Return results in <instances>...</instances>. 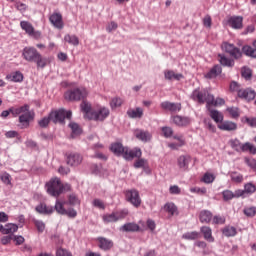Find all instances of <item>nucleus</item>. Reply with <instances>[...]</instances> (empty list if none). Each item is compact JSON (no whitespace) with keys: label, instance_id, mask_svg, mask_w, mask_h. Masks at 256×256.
Wrapping results in <instances>:
<instances>
[{"label":"nucleus","instance_id":"obj_35","mask_svg":"<svg viewBox=\"0 0 256 256\" xmlns=\"http://www.w3.org/2000/svg\"><path fill=\"white\" fill-rule=\"evenodd\" d=\"M189 163H191V157L182 155L178 158V166L180 169H187L189 167Z\"/></svg>","mask_w":256,"mask_h":256},{"label":"nucleus","instance_id":"obj_18","mask_svg":"<svg viewBox=\"0 0 256 256\" xmlns=\"http://www.w3.org/2000/svg\"><path fill=\"white\" fill-rule=\"evenodd\" d=\"M96 241H98V247L99 249H102V251H109L113 249V240L107 239L105 237H98Z\"/></svg>","mask_w":256,"mask_h":256},{"label":"nucleus","instance_id":"obj_20","mask_svg":"<svg viewBox=\"0 0 256 256\" xmlns=\"http://www.w3.org/2000/svg\"><path fill=\"white\" fill-rule=\"evenodd\" d=\"M200 233H202L205 241L208 243H215V237H213V230L209 226H202L200 228Z\"/></svg>","mask_w":256,"mask_h":256},{"label":"nucleus","instance_id":"obj_33","mask_svg":"<svg viewBox=\"0 0 256 256\" xmlns=\"http://www.w3.org/2000/svg\"><path fill=\"white\" fill-rule=\"evenodd\" d=\"M182 239H186L187 241H197V239H201V232H198V231L186 232L182 235Z\"/></svg>","mask_w":256,"mask_h":256},{"label":"nucleus","instance_id":"obj_49","mask_svg":"<svg viewBox=\"0 0 256 256\" xmlns=\"http://www.w3.org/2000/svg\"><path fill=\"white\" fill-rule=\"evenodd\" d=\"M137 160L134 162L135 169H141L147 167V160L145 158L136 157Z\"/></svg>","mask_w":256,"mask_h":256},{"label":"nucleus","instance_id":"obj_9","mask_svg":"<svg viewBox=\"0 0 256 256\" xmlns=\"http://www.w3.org/2000/svg\"><path fill=\"white\" fill-rule=\"evenodd\" d=\"M109 108L102 107L98 110H94L90 115V120L93 121H105L109 117Z\"/></svg>","mask_w":256,"mask_h":256},{"label":"nucleus","instance_id":"obj_28","mask_svg":"<svg viewBox=\"0 0 256 256\" xmlns=\"http://www.w3.org/2000/svg\"><path fill=\"white\" fill-rule=\"evenodd\" d=\"M164 77L167 81H181L183 79V74H177L173 70H166L164 71Z\"/></svg>","mask_w":256,"mask_h":256},{"label":"nucleus","instance_id":"obj_7","mask_svg":"<svg viewBox=\"0 0 256 256\" xmlns=\"http://www.w3.org/2000/svg\"><path fill=\"white\" fill-rule=\"evenodd\" d=\"M55 211L59 215H67V217H70V219H75L77 217V210L73 208H69L68 210L65 209V202H61L59 200L55 203Z\"/></svg>","mask_w":256,"mask_h":256},{"label":"nucleus","instance_id":"obj_40","mask_svg":"<svg viewBox=\"0 0 256 256\" xmlns=\"http://www.w3.org/2000/svg\"><path fill=\"white\" fill-rule=\"evenodd\" d=\"M249 151L251 155H256V147L255 145L251 144V142H245L242 144V153H247Z\"/></svg>","mask_w":256,"mask_h":256},{"label":"nucleus","instance_id":"obj_63","mask_svg":"<svg viewBox=\"0 0 256 256\" xmlns=\"http://www.w3.org/2000/svg\"><path fill=\"white\" fill-rule=\"evenodd\" d=\"M244 161H245L246 165H248V167H250V169H253L254 171H256L255 158H245Z\"/></svg>","mask_w":256,"mask_h":256},{"label":"nucleus","instance_id":"obj_55","mask_svg":"<svg viewBox=\"0 0 256 256\" xmlns=\"http://www.w3.org/2000/svg\"><path fill=\"white\" fill-rule=\"evenodd\" d=\"M227 111L229 115L232 117V119H239V108L237 107H229L227 108Z\"/></svg>","mask_w":256,"mask_h":256},{"label":"nucleus","instance_id":"obj_15","mask_svg":"<svg viewBox=\"0 0 256 256\" xmlns=\"http://www.w3.org/2000/svg\"><path fill=\"white\" fill-rule=\"evenodd\" d=\"M227 25H229L232 29H243V17L231 16L227 19Z\"/></svg>","mask_w":256,"mask_h":256},{"label":"nucleus","instance_id":"obj_23","mask_svg":"<svg viewBox=\"0 0 256 256\" xmlns=\"http://www.w3.org/2000/svg\"><path fill=\"white\" fill-rule=\"evenodd\" d=\"M220 131H237V123L231 121H223L218 124Z\"/></svg>","mask_w":256,"mask_h":256},{"label":"nucleus","instance_id":"obj_51","mask_svg":"<svg viewBox=\"0 0 256 256\" xmlns=\"http://www.w3.org/2000/svg\"><path fill=\"white\" fill-rule=\"evenodd\" d=\"M241 75L244 79H246V81H249L253 77V71L247 67H244L242 68Z\"/></svg>","mask_w":256,"mask_h":256},{"label":"nucleus","instance_id":"obj_41","mask_svg":"<svg viewBox=\"0 0 256 256\" xmlns=\"http://www.w3.org/2000/svg\"><path fill=\"white\" fill-rule=\"evenodd\" d=\"M219 57V61L221 63V65H223L224 67H233V65H235V62L227 57H225V55H218Z\"/></svg>","mask_w":256,"mask_h":256},{"label":"nucleus","instance_id":"obj_30","mask_svg":"<svg viewBox=\"0 0 256 256\" xmlns=\"http://www.w3.org/2000/svg\"><path fill=\"white\" fill-rule=\"evenodd\" d=\"M33 60L37 64V67H41V69L47 65V59L41 57V54L37 50L33 51Z\"/></svg>","mask_w":256,"mask_h":256},{"label":"nucleus","instance_id":"obj_43","mask_svg":"<svg viewBox=\"0 0 256 256\" xmlns=\"http://www.w3.org/2000/svg\"><path fill=\"white\" fill-rule=\"evenodd\" d=\"M102 220L104 223H117V216L115 212H112L111 214L103 215Z\"/></svg>","mask_w":256,"mask_h":256},{"label":"nucleus","instance_id":"obj_56","mask_svg":"<svg viewBox=\"0 0 256 256\" xmlns=\"http://www.w3.org/2000/svg\"><path fill=\"white\" fill-rule=\"evenodd\" d=\"M121 105H123V99L119 97L113 98L110 102L112 109H117V107H121Z\"/></svg>","mask_w":256,"mask_h":256},{"label":"nucleus","instance_id":"obj_26","mask_svg":"<svg viewBox=\"0 0 256 256\" xmlns=\"http://www.w3.org/2000/svg\"><path fill=\"white\" fill-rule=\"evenodd\" d=\"M223 68L220 65H215L213 68L209 70L208 73L205 74L206 79H215L219 77V74L222 73Z\"/></svg>","mask_w":256,"mask_h":256},{"label":"nucleus","instance_id":"obj_29","mask_svg":"<svg viewBox=\"0 0 256 256\" xmlns=\"http://www.w3.org/2000/svg\"><path fill=\"white\" fill-rule=\"evenodd\" d=\"M81 111L84 112V117L86 119H91V115L93 114L94 110H91V105L89 102L83 100V102L80 105Z\"/></svg>","mask_w":256,"mask_h":256},{"label":"nucleus","instance_id":"obj_52","mask_svg":"<svg viewBox=\"0 0 256 256\" xmlns=\"http://www.w3.org/2000/svg\"><path fill=\"white\" fill-rule=\"evenodd\" d=\"M223 201H231V199H235L234 192L231 190H224L222 192Z\"/></svg>","mask_w":256,"mask_h":256},{"label":"nucleus","instance_id":"obj_22","mask_svg":"<svg viewBox=\"0 0 256 256\" xmlns=\"http://www.w3.org/2000/svg\"><path fill=\"white\" fill-rule=\"evenodd\" d=\"M17 229H19L17 224H6L3 226V224L0 223V232L4 235H13V233H16Z\"/></svg>","mask_w":256,"mask_h":256},{"label":"nucleus","instance_id":"obj_8","mask_svg":"<svg viewBox=\"0 0 256 256\" xmlns=\"http://www.w3.org/2000/svg\"><path fill=\"white\" fill-rule=\"evenodd\" d=\"M20 107H25V110L22 111L21 114H19V123L21 125V129H27L31 121V112L29 111V105H24Z\"/></svg>","mask_w":256,"mask_h":256},{"label":"nucleus","instance_id":"obj_19","mask_svg":"<svg viewBox=\"0 0 256 256\" xmlns=\"http://www.w3.org/2000/svg\"><path fill=\"white\" fill-rule=\"evenodd\" d=\"M120 231H122L123 233H137L142 230H141V227L138 226L137 223L129 222V223H126L123 226H121Z\"/></svg>","mask_w":256,"mask_h":256},{"label":"nucleus","instance_id":"obj_62","mask_svg":"<svg viewBox=\"0 0 256 256\" xmlns=\"http://www.w3.org/2000/svg\"><path fill=\"white\" fill-rule=\"evenodd\" d=\"M203 183H213V181H215V175L211 174V173H205L203 178H202Z\"/></svg>","mask_w":256,"mask_h":256},{"label":"nucleus","instance_id":"obj_59","mask_svg":"<svg viewBox=\"0 0 256 256\" xmlns=\"http://www.w3.org/2000/svg\"><path fill=\"white\" fill-rule=\"evenodd\" d=\"M34 225L38 233H43L45 231V224L41 220H34Z\"/></svg>","mask_w":256,"mask_h":256},{"label":"nucleus","instance_id":"obj_36","mask_svg":"<svg viewBox=\"0 0 256 256\" xmlns=\"http://www.w3.org/2000/svg\"><path fill=\"white\" fill-rule=\"evenodd\" d=\"M65 43H68L69 45H73L74 47H77L79 45V37L77 35L73 34H66L64 36Z\"/></svg>","mask_w":256,"mask_h":256},{"label":"nucleus","instance_id":"obj_57","mask_svg":"<svg viewBox=\"0 0 256 256\" xmlns=\"http://www.w3.org/2000/svg\"><path fill=\"white\" fill-rule=\"evenodd\" d=\"M204 125L210 133H217V127L213 125V122H211V120H204Z\"/></svg>","mask_w":256,"mask_h":256},{"label":"nucleus","instance_id":"obj_38","mask_svg":"<svg viewBox=\"0 0 256 256\" xmlns=\"http://www.w3.org/2000/svg\"><path fill=\"white\" fill-rule=\"evenodd\" d=\"M222 234L225 237H235V235H237V228H235L233 226H225L222 229Z\"/></svg>","mask_w":256,"mask_h":256},{"label":"nucleus","instance_id":"obj_48","mask_svg":"<svg viewBox=\"0 0 256 256\" xmlns=\"http://www.w3.org/2000/svg\"><path fill=\"white\" fill-rule=\"evenodd\" d=\"M69 127L72 131V137L75 138L77 135H81V128L79 127V124L77 123H70Z\"/></svg>","mask_w":256,"mask_h":256},{"label":"nucleus","instance_id":"obj_3","mask_svg":"<svg viewBox=\"0 0 256 256\" xmlns=\"http://www.w3.org/2000/svg\"><path fill=\"white\" fill-rule=\"evenodd\" d=\"M73 115V112L71 111H66L65 109H59L52 111L48 117L42 118L38 124L41 127H47L49 125L50 121L52 123H63L65 119H71V116Z\"/></svg>","mask_w":256,"mask_h":256},{"label":"nucleus","instance_id":"obj_45","mask_svg":"<svg viewBox=\"0 0 256 256\" xmlns=\"http://www.w3.org/2000/svg\"><path fill=\"white\" fill-rule=\"evenodd\" d=\"M241 85L236 81H232L229 86L230 93H237V97H239V91H242Z\"/></svg>","mask_w":256,"mask_h":256},{"label":"nucleus","instance_id":"obj_47","mask_svg":"<svg viewBox=\"0 0 256 256\" xmlns=\"http://www.w3.org/2000/svg\"><path fill=\"white\" fill-rule=\"evenodd\" d=\"M256 192L255 184L248 182L244 185V193L247 195H253Z\"/></svg>","mask_w":256,"mask_h":256},{"label":"nucleus","instance_id":"obj_34","mask_svg":"<svg viewBox=\"0 0 256 256\" xmlns=\"http://www.w3.org/2000/svg\"><path fill=\"white\" fill-rule=\"evenodd\" d=\"M211 219H213V214L209 210H202L199 214V220L202 223H211Z\"/></svg>","mask_w":256,"mask_h":256},{"label":"nucleus","instance_id":"obj_6","mask_svg":"<svg viewBox=\"0 0 256 256\" xmlns=\"http://www.w3.org/2000/svg\"><path fill=\"white\" fill-rule=\"evenodd\" d=\"M125 197H126V201H128V203H131V205H133V207H136V209H138V207H141L142 200L138 190L136 189L127 190L125 192Z\"/></svg>","mask_w":256,"mask_h":256},{"label":"nucleus","instance_id":"obj_58","mask_svg":"<svg viewBox=\"0 0 256 256\" xmlns=\"http://www.w3.org/2000/svg\"><path fill=\"white\" fill-rule=\"evenodd\" d=\"M244 215H246V217H255L256 216V207L252 206V207H248L245 208L243 210Z\"/></svg>","mask_w":256,"mask_h":256},{"label":"nucleus","instance_id":"obj_42","mask_svg":"<svg viewBox=\"0 0 256 256\" xmlns=\"http://www.w3.org/2000/svg\"><path fill=\"white\" fill-rule=\"evenodd\" d=\"M20 27H21V29H23V31L28 33V35H33V25L31 23H29L28 21H21Z\"/></svg>","mask_w":256,"mask_h":256},{"label":"nucleus","instance_id":"obj_5","mask_svg":"<svg viewBox=\"0 0 256 256\" xmlns=\"http://www.w3.org/2000/svg\"><path fill=\"white\" fill-rule=\"evenodd\" d=\"M89 95V90L81 86L78 88H73L65 92L64 97L67 101H85Z\"/></svg>","mask_w":256,"mask_h":256},{"label":"nucleus","instance_id":"obj_46","mask_svg":"<svg viewBox=\"0 0 256 256\" xmlns=\"http://www.w3.org/2000/svg\"><path fill=\"white\" fill-rule=\"evenodd\" d=\"M161 135L166 139L173 137V128L169 126H164L161 128Z\"/></svg>","mask_w":256,"mask_h":256},{"label":"nucleus","instance_id":"obj_21","mask_svg":"<svg viewBox=\"0 0 256 256\" xmlns=\"http://www.w3.org/2000/svg\"><path fill=\"white\" fill-rule=\"evenodd\" d=\"M134 135L136 139H139V141H143V143H147V141H151V133H149V131L136 129L134 131Z\"/></svg>","mask_w":256,"mask_h":256},{"label":"nucleus","instance_id":"obj_60","mask_svg":"<svg viewBox=\"0 0 256 256\" xmlns=\"http://www.w3.org/2000/svg\"><path fill=\"white\" fill-rule=\"evenodd\" d=\"M114 214L116 215V220L121 221V219H125V217H127V215H129V211L120 210V211L114 212Z\"/></svg>","mask_w":256,"mask_h":256},{"label":"nucleus","instance_id":"obj_25","mask_svg":"<svg viewBox=\"0 0 256 256\" xmlns=\"http://www.w3.org/2000/svg\"><path fill=\"white\" fill-rule=\"evenodd\" d=\"M35 210L37 213H41L42 215H51L55 209H53V206H47L45 203H41L38 206H36Z\"/></svg>","mask_w":256,"mask_h":256},{"label":"nucleus","instance_id":"obj_16","mask_svg":"<svg viewBox=\"0 0 256 256\" xmlns=\"http://www.w3.org/2000/svg\"><path fill=\"white\" fill-rule=\"evenodd\" d=\"M174 125H177V127H187L188 125H191V118L187 116H179L175 115L171 117Z\"/></svg>","mask_w":256,"mask_h":256},{"label":"nucleus","instance_id":"obj_39","mask_svg":"<svg viewBox=\"0 0 256 256\" xmlns=\"http://www.w3.org/2000/svg\"><path fill=\"white\" fill-rule=\"evenodd\" d=\"M229 145L230 147H232V149H234V151H237V153H241V150L243 148V143H241L239 139L237 138L231 139L229 141Z\"/></svg>","mask_w":256,"mask_h":256},{"label":"nucleus","instance_id":"obj_50","mask_svg":"<svg viewBox=\"0 0 256 256\" xmlns=\"http://www.w3.org/2000/svg\"><path fill=\"white\" fill-rule=\"evenodd\" d=\"M23 57L26 61H33V48L26 47L23 51Z\"/></svg>","mask_w":256,"mask_h":256},{"label":"nucleus","instance_id":"obj_44","mask_svg":"<svg viewBox=\"0 0 256 256\" xmlns=\"http://www.w3.org/2000/svg\"><path fill=\"white\" fill-rule=\"evenodd\" d=\"M230 179L233 183H241L243 181V174L237 171L230 172Z\"/></svg>","mask_w":256,"mask_h":256},{"label":"nucleus","instance_id":"obj_27","mask_svg":"<svg viewBox=\"0 0 256 256\" xmlns=\"http://www.w3.org/2000/svg\"><path fill=\"white\" fill-rule=\"evenodd\" d=\"M127 115L130 119H141L143 117V108L137 107L136 109H128Z\"/></svg>","mask_w":256,"mask_h":256},{"label":"nucleus","instance_id":"obj_32","mask_svg":"<svg viewBox=\"0 0 256 256\" xmlns=\"http://www.w3.org/2000/svg\"><path fill=\"white\" fill-rule=\"evenodd\" d=\"M207 110L210 113L211 119H213V121H215V123L220 124L223 122V114L221 112H219L218 110H214L212 108H207Z\"/></svg>","mask_w":256,"mask_h":256},{"label":"nucleus","instance_id":"obj_14","mask_svg":"<svg viewBox=\"0 0 256 256\" xmlns=\"http://www.w3.org/2000/svg\"><path fill=\"white\" fill-rule=\"evenodd\" d=\"M238 97L244 101H253L256 97V92L252 88H242L238 93Z\"/></svg>","mask_w":256,"mask_h":256},{"label":"nucleus","instance_id":"obj_61","mask_svg":"<svg viewBox=\"0 0 256 256\" xmlns=\"http://www.w3.org/2000/svg\"><path fill=\"white\" fill-rule=\"evenodd\" d=\"M0 179L3 183H5L6 185H11V175L7 172H3L0 175Z\"/></svg>","mask_w":256,"mask_h":256},{"label":"nucleus","instance_id":"obj_53","mask_svg":"<svg viewBox=\"0 0 256 256\" xmlns=\"http://www.w3.org/2000/svg\"><path fill=\"white\" fill-rule=\"evenodd\" d=\"M225 216L216 215L212 218L213 225H225Z\"/></svg>","mask_w":256,"mask_h":256},{"label":"nucleus","instance_id":"obj_1","mask_svg":"<svg viewBox=\"0 0 256 256\" xmlns=\"http://www.w3.org/2000/svg\"><path fill=\"white\" fill-rule=\"evenodd\" d=\"M192 99L197 101L200 105L206 103V108L221 107L225 104V99L216 98L206 90H194L192 93Z\"/></svg>","mask_w":256,"mask_h":256},{"label":"nucleus","instance_id":"obj_64","mask_svg":"<svg viewBox=\"0 0 256 256\" xmlns=\"http://www.w3.org/2000/svg\"><path fill=\"white\" fill-rule=\"evenodd\" d=\"M68 203L69 205H79L80 204V201H79V198H77V196L75 194H71L69 197H68Z\"/></svg>","mask_w":256,"mask_h":256},{"label":"nucleus","instance_id":"obj_13","mask_svg":"<svg viewBox=\"0 0 256 256\" xmlns=\"http://www.w3.org/2000/svg\"><path fill=\"white\" fill-rule=\"evenodd\" d=\"M160 107L164 111H170V113H179L181 111V103L164 101L160 104Z\"/></svg>","mask_w":256,"mask_h":256},{"label":"nucleus","instance_id":"obj_24","mask_svg":"<svg viewBox=\"0 0 256 256\" xmlns=\"http://www.w3.org/2000/svg\"><path fill=\"white\" fill-rule=\"evenodd\" d=\"M242 51L247 57L256 59V40L253 42L252 46H243Z\"/></svg>","mask_w":256,"mask_h":256},{"label":"nucleus","instance_id":"obj_10","mask_svg":"<svg viewBox=\"0 0 256 256\" xmlns=\"http://www.w3.org/2000/svg\"><path fill=\"white\" fill-rule=\"evenodd\" d=\"M222 48L226 51V53H229L231 57H234V59H241V57L243 56V52H241V49L235 47L233 44L225 42L223 43Z\"/></svg>","mask_w":256,"mask_h":256},{"label":"nucleus","instance_id":"obj_2","mask_svg":"<svg viewBox=\"0 0 256 256\" xmlns=\"http://www.w3.org/2000/svg\"><path fill=\"white\" fill-rule=\"evenodd\" d=\"M110 151L114 153V155H117L118 157H122L126 159V161H133L135 157H141L143 155V152L141 151V148H134L129 149L127 147H124L123 144L119 142H115L111 144Z\"/></svg>","mask_w":256,"mask_h":256},{"label":"nucleus","instance_id":"obj_11","mask_svg":"<svg viewBox=\"0 0 256 256\" xmlns=\"http://www.w3.org/2000/svg\"><path fill=\"white\" fill-rule=\"evenodd\" d=\"M49 21L56 29H63V27H65L63 15H61L59 12L52 13L49 17Z\"/></svg>","mask_w":256,"mask_h":256},{"label":"nucleus","instance_id":"obj_31","mask_svg":"<svg viewBox=\"0 0 256 256\" xmlns=\"http://www.w3.org/2000/svg\"><path fill=\"white\" fill-rule=\"evenodd\" d=\"M6 79L13 83H21L23 81V73L20 71L12 72L6 76Z\"/></svg>","mask_w":256,"mask_h":256},{"label":"nucleus","instance_id":"obj_54","mask_svg":"<svg viewBox=\"0 0 256 256\" xmlns=\"http://www.w3.org/2000/svg\"><path fill=\"white\" fill-rule=\"evenodd\" d=\"M56 256H73V253L70 250L59 247L56 250Z\"/></svg>","mask_w":256,"mask_h":256},{"label":"nucleus","instance_id":"obj_4","mask_svg":"<svg viewBox=\"0 0 256 256\" xmlns=\"http://www.w3.org/2000/svg\"><path fill=\"white\" fill-rule=\"evenodd\" d=\"M46 187L49 195H51L52 197H59L61 193H63L64 191H69L71 189V185H63L59 178H52L46 184Z\"/></svg>","mask_w":256,"mask_h":256},{"label":"nucleus","instance_id":"obj_12","mask_svg":"<svg viewBox=\"0 0 256 256\" xmlns=\"http://www.w3.org/2000/svg\"><path fill=\"white\" fill-rule=\"evenodd\" d=\"M66 163L70 165V167H78V165L83 163V156L79 153H70L66 157Z\"/></svg>","mask_w":256,"mask_h":256},{"label":"nucleus","instance_id":"obj_17","mask_svg":"<svg viewBox=\"0 0 256 256\" xmlns=\"http://www.w3.org/2000/svg\"><path fill=\"white\" fill-rule=\"evenodd\" d=\"M23 111H25V107H11L8 110L2 111L0 117H3L4 119L9 117V115H13V117H19Z\"/></svg>","mask_w":256,"mask_h":256},{"label":"nucleus","instance_id":"obj_37","mask_svg":"<svg viewBox=\"0 0 256 256\" xmlns=\"http://www.w3.org/2000/svg\"><path fill=\"white\" fill-rule=\"evenodd\" d=\"M164 210L169 213L171 216L173 215H179V212L177 210V206L173 202H167L164 205Z\"/></svg>","mask_w":256,"mask_h":256}]
</instances>
